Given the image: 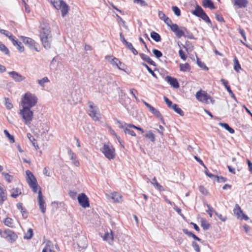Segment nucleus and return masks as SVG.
Wrapping results in <instances>:
<instances>
[{"label": "nucleus", "mask_w": 252, "mask_h": 252, "mask_svg": "<svg viewBox=\"0 0 252 252\" xmlns=\"http://www.w3.org/2000/svg\"><path fill=\"white\" fill-rule=\"evenodd\" d=\"M172 9L176 16H180L181 15V10L177 6H172Z\"/></svg>", "instance_id": "obj_48"}, {"label": "nucleus", "mask_w": 252, "mask_h": 252, "mask_svg": "<svg viewBox=\"0 0 252 252\" xmlns=\"http://www.w3.org/2000/svg\"><path fill=\"white\" fill-rule=\"evenodd\" d=\"M152 65H153L154 66V69H152L150 67H149L147 64H143V65L145 66V67L147 69V70L149 71L150 73H151V74L155 77H157L155 73H154V71L156 70V64H151Z\"/></svg>", "instance_id": "obj_32"}, {"label": "nucleus", "mask_w": 252, "mask_h": 252, "mask_svg": "<svg viewBox=\"0 0 252 252\" xmlns=\"http://www.w3.org/2000/svg\"><path fill=\"white\" fill-rule=\"evenodd\" d=\"M17 208L20 210L21 212L22 213L23 216H24V214L26 212L24 210V208L23 207V204L21 203H18L17 204Z\"/></svg>", "instance_id": "obj_56"}, {"label": "nucleus", "mask_w": 252, "mask_h": 252, "mask_svg": "<svg viewBox=\"0 0 252 252\" xmlns=\"http://www.w3.org/2000/svg\"><path fill=\"white\" fill-rule=\"evenodd\" d=\"M9 74L16 82H19L24 80L25 79V78L24 76H22L21 75H20V74L18 73L15 71L9 72Z\"/></svg>", "instance_id": "obj_18"}, {"label": "nucleus", "mask_w": 252, "mask_h": 252, "mask_svg": "<svg viewBox=\"0 0 252 252\" xmlns=\"http://www.w3.org/2000/svg\"><path fill=\"white\" fill-rule=\"evenodd\" d=\"M68 154L70 156V159L72 161L74 165L78 166L79 165V162L78 160H76V157L75 154L70 149L68 150Z\"/></svg>", "instance_id": "obj_21"}, {"label": "nucleus", "mask_w": 252, "mask_h": 252, "mask_svg": "<svg viewBox=\"0 0 252 252\" xmlns=\"http://www.w3.org/2000/svg\"><path fill=\"white\" fill-rule=\"evenodd\" d=\"M4 133L5 134L7 138H8L10 142L14 143L15 142L14 136L13 135H11L7 130H6V129L4 130Z\"/></svg>", "instance_id": "obj_44"}, {"label": "nucleus", "mask_w": 252, "mask_h": 252, "mask_svg": "<svg viewBox=\"0 0 252 252\" xmlns=\"http://www.w3.org/2000/svg\"><path fill=\"white\" fill-rule=\"evenodd\" d=\"M118 61V59L114 58L113 56H106L105 57V62H109L110 63H116Z\"/></svg>", "instance_id": "obj_35"}, {"label": "nucleus", "mask_w": 252, "mask_h": 252, "mask_svg": "<svg viewBox=\"0 0 252 252\" xmlns=\"http://www.w3.org/2000/svg\"><path fill=\"white\" fill-rule=\"evenodd\" d=\"M185 37H187L189 39H195L193 35L190 32L188 31L187 28H186V31L184 32V35H183Z\"/></svg>", "instance_id": "obj_46"}, {"label": "nucleus", "mask_w": 252, "mask_h": 252, "mask_svg": "<svg viewBox=\"0 0 252 252\" xmlns=\"http://www.w3.org/2000/svg\"><path fill=\"white\" fill-rule=\"evenodd\" d=\"M145 137L149 139L151 142H154L155 141V136L154 134L151 131H149L145 135Z\"/></svg>", "instance_id": "obj_31"}, {"label": "nucleus", "mask_w": 252, "mask_h": 252, "mask_svg": "<svg viewBox=\"0 0 252 252\" xmlns=\"http://www.w3.org/2000/svg\"><path fill=\"white\" fill-rule=\"evenodd\" d=\"M6 199V190L3 187H0V204L2 205L4 200Z\"/></svg>", "instance_id": "obj_20"}, {"label": "nucleus", "mask_w": 252, "mask_h": 252, "mask_svg": "<svg viewBox=\"0 0 252 252\" xmlns=\"http://www.w3.org/2000/svg\"><path fill=\"white\" fill-rule=\"evenodd\" d=\"M50 81L47 77H44L42 79L38 80L37 82L38 84L42 87H44V83H48Z\"/></svg>", "instance_id": "obj_42"}, {"label": "nucleus", "mask_w": 252, "mask_h": 252, "mask_svg": "<svg viewBox=\"0 0 252 252\" xmlns=\"http://www.w3.org/2000/svg\"><path fill=\"white\" fill-rule=\"evenodd\" d=\"M216 179H217V181L219 183L225 182L227 180L226 178H225L223 177H222V176L220 177L218 176H216Z\"/></svg>", "instance_id": "obj_64"}, {"label": "nucleus", "mask_w": 252, "mask_h": 252, "mask_svg": "<svg viewBox=\"0 0 252 252\" xmlns=\"http://www.w3.org/2000/svg\"><path fill=\"white\" fill-rule=\"evenodd\" d=\"M89 115L95 121H99L101 118L100 114L97 106H94L93 103H90Z\"/></svg>", "instance_id": "obj_8"}, {"label": "nucleus", "mask_w": 252, "mask_h": 252, "mask_svg": "<svg viewBox=\"0 0 252 252\" xmlns=\"http://www.w3.org/2000/svg\"><path fill=\"white\" fill-rule=\"evenodd\" d=\"M97 80L98 81V85L102 87V89L109 84L108 79L106 77H99Z\"/></svg>", "instance_id": "obj_26"}, {"label": "nucleus", "mask_w": 252, "mask_h": 252, "mask_svg": "<svg viewBox=\"0 0 252 252\" xmlns=\"http://www.w3.org/2000/svg\"><path fill=\"white\" fill-rule=\"evenodd\" d=\"M130 94L133 95V96L134 97V98L138 101V99L136 96V94H137V91L136 90L134 89H130Z\"/></svg>", "instance_id": "obj_61"}, {"label": "nucleus", "mask_w": 252, "mask_h": 252, "mask_svg": "<svg viewBox=\"0 0 252 252\" xmlns=\"http://www.w3.org/2000/svg\"><path fill=\"white\" fill-rule=\"evenodd\" d=\"M33 235V231L32 228H30L28 229L27 233L24 236L25 239H30L32 238Z\"/></svg>", "instance_id": "obj_47"}, {"label": "nucleus", "mask_w": 252, "mask_h": 252, "mask_svg": "<svg viewBox=\"0 0 252 252\" xmlns=\"http://www.w3.org/2000/svg\"><path fill=\"white\" fill-rule=\"evenodd\" d=\"M124 97H126L125 94H119V102L121 103L125 107H126L127 104L125 100H124Z\"/></svg>", "instance_id": "obj_40"}, {"label": "nucleus", "mask_w": 252, "mask_h": 252, "mask_svg": "<svg viewBox=\"0 0 252 252\" xmlns=\"http://www.w3.org/2000/svg\"><path fill=\"white\" fill-rule=\"evenodd\" d=\"M3 237L10 243L14 242L17 238L16 234L9 229L4 231Z\"/></svg>", "instance_id": "obj_12"}, {"label": "nucleus", "mask_w": 252, "mask_h": 252, "mask_svg": "<svg viewBox=\"0 0 252 252\" xmlns=\"http://www.w3.org/2000/svg\"><path fill=\"white\" fill-rule=\"evenodd\" d=\"M180 68L183 71H189L190 69L189 64H180Z\"/></svg>", "instance_id": "obj_37"}, {"label": "nucleus", "mask_w": 252, "mask_h": 252, "mask_svg": "<svg viewBox=\"0 0 252 252\" xmlns=\"http://www.w3.org/2000/svg\"><path fill=\"white\" fill-rule=\"evenodd\" d=\"M149 110L157 118L159 119L162 122H163V119L160 112L155 108L152 106L149 109Z\"/></svg>", "instance_id": "obj_19"}, {"label": "nucleus", "mask_w": 252, "mask_h": 252, "mask_svg": "<svg viewBox=\"0 0 252 252\" xmlns=\"http://www.w3.org/2000/svg\"><path fill=\"white\" fill-rule=\"evenodd\" d=\"M23 42L24 44L30 48L31 50L39 52V46L38 44H36L35 41L30 37L22 36Z\"/></svg>", "instance_id": "obj_9"}, {"label": "nucleus", "mask_w": 252, "mask_h": 252, "mask_svg": "<svg viewBox=\"0 0 252 252\" xmlns=\"http://www.w3.org/2000/svg\"><path fill=\"white\" fill-rule=\"evenodd\" d=\"M59 66L58 64H50V69L53 70L54 72L58 73L57 67Z\"/></svg>", "instance_id": "obj_62"}, {"label": "nucleus", "mask_w": 252, "mask_h": 252, "mask_svg": "<svg viewBox=\"0 0 252 252\" xmlns=\"http://www.w3.org/2000/svg\"><path fill=\"white\" fill-rule=\"evenodd\" d=\"M27 135L30 141L32 143V145L36 147L35 143L34 142L35 141L34 138L30 133H28Z\"/></svg>", "instance_id": "obj_57"}, {"label": "nucleus", "mask_w": 252, "mask_h": 252, "mask_svg": "<svg viewBox=\"0 0 252 252\" xmlns=\"http://www.w3.org/2000/svg\"><path fill=\"white\" fill-rule=\"evenodd\" d=\"M77 245L78 247L82 249L86 248L87 246V239L84 237H79L77 242Z\"/></svg>", "instance_id": "obj_22"}, {"label": "nucleus", "mask_w": 252, "mask_h": 252, "mask_svg": "<svg viewBox=\"0 0 252 252\" xmlns=\"http://www.w3.org/2000/svg\"><path fill=\"white\" fill-rule=\"evenodd\" d=\"M37 102V98L34 94L30 93H26L21 101L22 107H25L29 108L34 106Z\"/></svg>", "instance_id": "obj_2"}, {"label": "nucleus", "mask_w": 252, "mask_h": 252, "mask_svg": "<svg viewBox=\"0 0 252 252\" xmlns=\"http://www.w3.org/2000/svg\"><path fill=\"white\" fill-rule=\"evenodd\" d=\"M191 245H192V247L194 248V249L195 250V251L196 252H200L199 246V245H198V244L196 242L193 241L192 242Z\"/></svg>", "instance_id": "obj_53"}, {"label": "nucleus", "mask_w": 252, "mask_h": 252, "mask_svg": "<svg viewBox=\"0 0 252 252\" xmlns=\"http://www.w3.org/2000/svg\"><path fill=\"white\" fill-rule=\"evenodd\" d=\"M196 99L202 102H204L207 104H209L210 101L213 103L214 100H213L211 97L208 95L205 92H202L201 90L198 91L195 94Z\"/></svg>", "instance_id": "obj_7"}, {"label": "nucleus", "mask_w": 252, "mask_h": 252, "mask_svg": "<svg viewBox=\"0 0 252 252\" xmlns=\"http://www.w3.org/2000/svg\"><path fill=\"white\" fill-rule=\"evenodd\" d=\"M53 248V244L50 241H47L46 242V245L44 249V250H46V251H48L49 252L53 251L52 249Z\"/></svg>", "instance_id": "obj_38"}, {"label": "nucleus", "mask_w": 252, "mask_h": 252, "mask_svg": "<svg viewBox=\"0 0 252 252\" xmlns=\"http://www.w3.org/2000/svg\"><path fill=\"white\" fill-rule=\"evenodd\" d=\"M208 210L206 212L208 213L210 217H212V212L214 211L213 208L209 204H207Z\"/></svg>", "instance_id": "obj_60"}, {"label": "nucleus", "mask_w": 252, "mask_h": 252, "mask_svg": "<svg viewBox=\"0 0 252 252\" xmlns=\"http://www.w3.org/2000/svg\"><path fill=\"white\" fill-rule=\"evenodd\" d=\"M203 11L204 10L202 7L200 6L197 5L195 7V9L192 11V13L194 15L199 17L201 15H202V13H203Z\"/></svg>", "instance_id": "obj_23"}, {"label": "nucleus", "mask_w": 252, "mask_h": 252, "mask_svg": "<svg viewBox=\"0 0 252 252\" xmlns=\"http://www.w3.org/2000/svg\"><path fill=\"white\" fill-rule=\"evenodd\" d=\"M112 198L117 202L122 201V196L118 192L113 193Z\"/></svg>", "instance_id": "obj_28"}, {"label": "nucleus", "mask_w": 252, "mask_h": 252, "mask_svg": "<svg viewBox=\"0 0 252 252\" xmlns=\"http://www.w3.org/2000/svg\"><path fill=\"white\" fill-rule=\"evenodd\" d=\"M26 174L27 176L26 180L29 186L32 189L33 192H36L38 189L39 188L40 189V188L37 184L35 177L29 170H27L26 171Z\"/></svg>", "instance_id": "obj_5"}, {"label": "nucleus", "mask_w": 252, "mask_h": 252, "mask_svg": "<svg viewBox=\"0 0 252 252\" xmlns=\"http://www.w3.org/2000/svg\"><path fill=\"white\" fill-rule=\"evenodd\" d=\"M100 151L104 155L105 157L109 160L115 158V149L110 143L104 144L100 149Z\"/></svg>", "instance_id": "obj_6"}, {"label": "nucleus", "mask_w": 252, "mask_h": 252, "mask_svg": "<svg viewBox=\"0 0 252 252\" xmlns=\"http://www.w3.org/2000/svg\"><path fill=\"white\" fill-rule=\"evenodd\" d=\"M233 211L234 214L237 215L238 218H240V215L241 214H242V218H240V219H244L246 220H247L249 219L248 216L243 213V211L241 210V208L240 207L238 204H237L235 205Z\"/></svg>", "instance_id": "obj_14"}, {"label": "nucleus", "mask_w": 252, "mask_h": 252, "mask_svg": "<svg viewBox=\"0 0 252 252\" xmlns=\"http://www.w3.org/2000/svg\"><path fill=\"white\" fill-rule=\"evenodd\" d=\"M4 100H5V105L7 109L10 110L12 108H13V104L10 101L9 99L8 98L5 97Z\"/></svg>", "instance_id": "obj_45"}, {"label": "nucleus", "mask_w": 252, "mask_h": 252, "mask_svg": "<svg viewBox=\"0 0 252 252\" xmlns=\"http://www.w3.org/2000/svg\"><path fill=\"white\" fill-rule=\"evenodd\" d=\"M202 5L205 7H208L211 9L215 8L214 4L211 0H202Z\"/></svg>", "instance_id": "obj_25"}, {"label": "nucleus", "mask_w": 252, "mask_h": 252, "mask_svg": "<svg viewBox=\"0 0 252 252\" xmlns=\"http://www.w3.org/2000/svg\"><path fill=\"white\" fill-rule=\"evenodd\" d=\"M158 17L159 18L163 20V21L165 20V18H167L168 17H167L165 14L161 11H159L158 12Z\"/></svg>", "instance_id": "obj_59"}, {"label": "nucleus", "mask_w": 252, "mask_h": 252, "mask_svg": "<svg viewBox=\"0 0 252 252\" xmlns=\"http://www.w3.org/2000/svg\"><path fill=\"white\" fill-rule=\"evenodd\" d=\"M165 79L174 88L178 89L179 88V84L175 78L167 76Z\"/></svg>", "instance_id": "obj_15"}, {"label": "nucleus", "mask_w": 252, "mask_h": 252, "mask_svg": "<svg viewBox=\"0 0 252 252\" xmlns=\"http://www.w3.org/2000/svg\"><path fill=\"white\" fill-rule=\"evenodd\" d=\"M151 37L156 42H159L161 40L160 35L155 32H151Z\"/></svg>", "instance_id": "obj_27"}, {"label": "nucleus", "mask_w": 252, "mask_h": 252, "mask_svg": "<svg viewBox=\"0 0 252 252\" xmlns=\"http://www.w3.org/2000/svg\"><path fill=\"white\" fill-rule=\"evenodd\" d=\"M4 223L5 225L9 227H11L13 224L12 220L11 218H7L5 219Z\"/></svg>", "instance_id": "obj_49"}, {"label": "nucleus", "mask_w": 252, "mask_h": 252, "mask_svg": "<svg viewBox=\"0 0 252 252\" xmlns=\"http://www.w3.org/2000/svg\"><path fill=\"white\" fill-rule=\"evenodd\" d=\"M103 240L107 242L110 245H112L114 240L112 231H111L110 233L106 232L103 237Z\"/></svg>", "instance_id": "obj_17"}, {"label": "nucleus", "mask_w": 252, "mask_h": 252, "mask_svg": "<svg viewBox=\"0 0 252 252\" xmlns=\"http://www.w3.org/2000/svg\"><path fill=\"white\" fill-rule=\"evenodd\" d=\"M153 54H154V55L157 57V58H160V57H162V53L159 51L158 50V49H153Z\"/></svg>", "instance_id": "obj_50"}, {"label": "nucleus", "mask_w": 252, "mask_h": 252, "mask_svg": "<svg viewBox=\"0 0 252 252\" xmlns=\"http://www.w3.org/2000/svg\"><path fill=\"white\" fill-rule=\"evenodd\" d=\"M140 56L141 57V59L147 62V63H155L154 61H153L150 58V57L144 54H143V53H141L140 54Z\"/></svg>", "instance_id": "obj_33"}, {"label": "nucleus", "mask_w": 252, "mask_h": 252, "mask_svg": "<svg viewBox=\"0 0 252 252\" xmlns=\"http://www.w3.org/2000/svg\"><path fill=\"white\" fill-rule=\"evenodd\" d=\"M0 33L8 37L11 33L8 31H6L3 29H0Z\"/></svg>", "instance_id": "obj_58"}, {"label": "nucleus", "mask_w": 252, "mask_h": 252, "mask_svg": "<svg viewBox=\"0 0 252 252\" xmlns=\"http://www.w3.org/2000/svg\"><path fill=\"white\" fill-rule=\"evenodd\" d=\"M201 227L205 230L209 229L210 226V224L205 219H202L201 220Z\"/></svg>", "instance_id": "obj_36"}, {"label": "nucleus", "mask_w": 252, "mask_h": 252, "mask_svg": "<svg viewBox=\"0 0 252 252\" xmlns=\"http://www.w3.org/2000/svg\"><path fill=\"white\" fill-rule=\"evenodd\" d=\"M233 2L234 5L237 6L238 8H245L248 4L247 0H233Z\"/></svg>", "instance_id": "obj_16"}, {"label": "nucleus", "mask_w": 252, "mask_h": 252, "mask_svg": "<svg viewBox=\"0 0 252 252\" xmlns=\"http://www.w3.org/2000/svg\"><path fill=\"white\" fill-rule=\"evenodd\" d=\"M77 199L79 204L82 207L87 208L89 207L90 204L89 198L85 193H82L79 194L78 196Z\"/></svg>", "instance_id": "obj_11"}, {"label": "nucleus", "mask_w": 252, "mask_h": 252, "mask_svg": "<svg viewBox=\"0 0 252 252\" xmlns=\"http://www.w3.org/2000/svg\"><path fill=\"white\" fill-rule=\"evenodd\" d=\"M0 51L4 53L6 55L9 54L8 49L0 41Z\"/></svg>", "instance_id": "obj_41"}, {"label": "nucleus", "mask_w": 252, "mask_h": 252, "mask_svg": "<svg viewBox=\"0 0 252 252\" xmlns=\"http://www.w3.org/2000/svg\"><path fill=\"white\" fill-rule=\"evenodd\" d=\"M2 175L4 177L5 180L8 183H10L13 180V176L12 175L8 174V173H6L5 172H2Z\"/></svg>", "instance_id": "obj_43"}, {"label": "nucleus", "mask_w": 252, "mask_h": 252, "mask_svg": "<svg viewBox=\"0 0 252 252\" xmlns=\"http://www.w3.org/2000/svg\"><path fill=\"white\" fill-rule=\"evenodd\" d=\"M186 28L184 27H179L178 25L174 24L171 27V31L174 32L176 36L180 38L184 35V32L186 31Z\"/></svg>", "instance_id": "obj_10"}, {"label": "nucleus", "mask_w": 252, "mask_h": 252, "mask_svg": "<svg viewBox=\"0 0 252 252\" xmlns=\"http://www.w3.org/2000/svg\"><path fill=\"white\" fill-rule=\"evenodd\" d=\"M38 204L39 205V209L41 212L44 213L46 210L45 201L43 199V196L42 194V192L40 189L38 192Z\"/></svg>", "instance_id": "obj_13"}, {"label": "nucleus", "mask_w": 252, "mask_h": 252, "mask_svg": "<svg viewBox=\"0 0 252 252\" xmlns=\"http://www.w3.org/2000/svg\"><path fill=\"white\" fill-rule=\"evenodd\" d=\"M19 114L26 125L29 126L31 124L33 119V112L31 110V108L22 107L20 110Z\"/></svg>", "instance_id": "obj_3"}, {"label": "nucleus", "mask_w": 252, "mask_h": 252, "mask_svg": "<svg viewBox=\"0 0 252 252\" xmlns=\"http://www.w3.org/2000/svg\"><path fill=\"white\" fill-rule=\"evenodd\" d=\"M163 99L164 100V101L166 103V104L167 105V106L169 107V108H172V107L173 106V104L172 103V102L171 101H170L167 97L166 96H164L163 97Z\"/></svg>", "instance_id": "obj_52"}, {"label": "nucleus", "mask_w": 252, "mask_h": 252, "mask_svg": "<svg viewBox=\"0 0 252 252\" xmlns=\"http://www.w3.org/2000/svg\"><path fill=\"white\" fill-rule=\"evenodd\" d=\"M134 2L139 3L141 6L148 5V4L143 0H134Z\"/></svg>", "instance_id": "obj_55"}, {"label": "nucleus", "mask_w": 252, "mask_h": 252, "mask_svg": "<svg viewBox=\"0 0 252 252\" xmlns=\"http://www.w3.org/2000/svg\"><path fill=\"white\" fill-rule=\"evenodd\" d=\"M219 125L228 131L230 133H233L234 132V130L232 127H230L228 124L220 123Z\"/></svg>", "instance_id": "obj_30"}, {"label": "nucleus", "mask_w": 252, "mask_h": 252, "mask_svg": "<svg viewBox=\"0 0 252 252\" xmlns=\"http://www.w3.org/2000/svg\"><path fill=\"white\" fill-rule=\"evenodd\" d=\"M164 22L166 23V24L170 28L171 30V27L172 25H174L175 24H173L172 20L168 17L166 18Z\"/></svg>", "instance_id": "obj_51"}, {"label": "nucleus", "mask_w": 252, "mask_h": 252, "mask_svg": "<svg viewBox=\"0 0 252 252\" xmlns=\"http://www.w3.org/2000/svg\"><path fill=\"white\" fill-rule=\"evenodd\" d=\"M199 18H201L203 20H204L205 22L207 23L211 24V23L210 18L206 14V13L204 12V11H203V13H202V15H201Z\"/></svg>", "instance_id": "obj_39"}, {"label": "nucleus", "mask_w": 252, "mask_h": 252, "mask_svg": "<svg viewBox=\"0 0 252 252\" xmlns=\"http://www.w3.org/2000/svg\"><path fill=\"white\" fill-rule=\"evenodd\" d=\"M40 37L44 47L48 49L50 47V39L51 37L50 28L47 23H42L40 25Z\"/></svg>", "instance_id": "obj_1"}, {"label": "nucleus", "mask_w": 252, "mask_h": 252, "mask_svg": "<svg viewBox=\"0 0 252 252\" xmlns=\"http://www.w3.org/2000/svg\"><path fill=\"white\" fill-rule=\"evenodd\" d=\"M21 193L20 189L18 188L12 189V193L11 196L13 198H16L19 194Z\"/></svg>", "instance_id": "obj_34"}, {"label": "nucleus", "mask_w": 252, "mask_h": 252, "mask_svg": "<svg viewBox=\"0 0 252 252\" xmlns=\"http://www.w3.org/2000/svg\"><path fill=\"white\" fill-rule=\"evenodd\" d=\"M199 190L202 194L204 195H207L208 194L207 189L204 188V187L202 186H200L199 187Z\"/></svg>", "instance_id": "obj_63"}, {"label": "nucleus", "mask_w": 252, "mask_h": 252, "mask_svg": "<svg viewBox=\"0 0 252 252\" xmlns=\"http://www.w3.org/2000/svg\"><path fill=\"white\" fill-rule=\"evenodd\" d=\"M174 111L179 114L180 115L183 116H184V114L182 109L179 108L177 104H174L173 106L171 108Z\"/></svg>", "instance_id": "obj_29"}, {"label": "nucleus", "mask_w": 252, "mask_h": 252, "mask_svg": "<svg viewBox=\"0 0 252 252\" xmlns=\"http://www.w3.org/2000/svg\"><path fill=\"white\" fill-rule=\"evenodd\" d=\"M124 132L125 133H127L131 136H135L136 135L134 131L132 130H130L129 129L126 127L124 129Z\"/></svg>", "instance_id": "obj_54"}, {"label": "nucleus", "mask_w": 252, "mask_h": 252, "mask_svg": "<svg viewBox=\"0 0 252 252\" xmlns=\"http://www.w3.org/2000/svg\"><path fill=\"white\" fill-rule=\"evenodd\" d=\"M114 68H118L120 70H123L127 74H129L130 71L127 69V67L125 64H112Z\"/></svg>", "instance_id": "obj_24"}, {"label": "nucleus", "mask_w": 252, "mask_h": 252, "mask_svg": "<svg viewBox=\"0 0 252 252\" xmlns=\"http://www.w3.org/2000/svg\"><path fill=\"white\" fill-rule=\"evenodd\" d=\"M50 2L56 9L61 10L63 17L68 13L69 6L63 0H50Z\"/></svg>", "instance_id": "obj_4"}]
</instances>
